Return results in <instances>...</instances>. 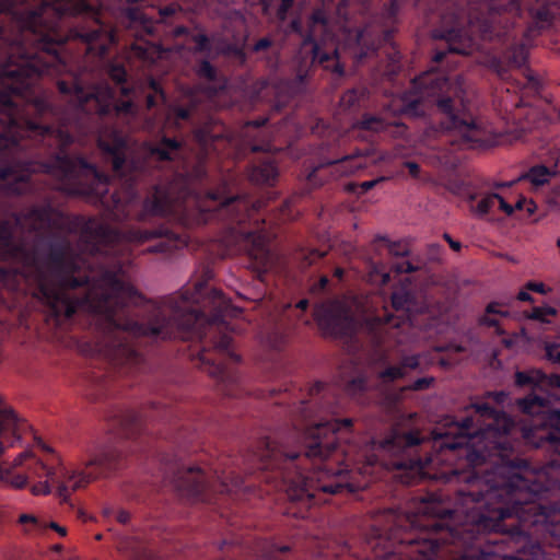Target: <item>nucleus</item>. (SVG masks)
<instances>
[{
	"label": "nucleus",
	"instance_id": "obj_1",
	"mask_svg": "<svg viewBox=\"0 0 560 560\" xmlns=\"http://www.w3.org/2000/svg\"><path fill=\"white\" fill-rule=\"evenodd\" d=\"M116 42L90 0H0V212L40 173L59 190L129 215L147 162L102 120L133 116L136 105L81 79ZM11 219H0V260L15 266L0 268V284L32 294L49 326L69 327L83 313L93 327H230L242 313L221 290L206 294V281L144 301L129 281V246L159 240L147 252L161 254L184 246L164 224L119 230L50 201Z\"/></svg>",
	"mask_w": 560,
	"mask_h": 560
},
{
	"label": "nucleus",
	"instance_id": "obj_2",
	"mask_svg": "<svg viewBox=\"0 0 560 560\" xmlns=\"http://www.w3.org/2000/svg\"><path fill=\"white\" fill-rule=\"evenodd\" d=\"M294 412L301 424L285 427L261 436L247 455L246 472L266 485V492H283L299 506L295 516L305 517L306 510L326 502V495L354 493L381 478L385 469V439L364 438L350 441V418L319 417L335 415L337 397L323 382L308 392Z\"/></svg>",
	"mask_w": 560,
	"mask_h": 560
},
{
	"label": "nucleus",
	"instance_id": "obj_3",
	"mask_svg": "<svg viewBox=\"0 0 560 560\" xmlns=\"http://www.w3.org/2000/svg\"><path fill=\"white\" fill-rule=\"evenodd\" d=\"M268 118L247 121L237 137L231 136L225 126L207 124L194 130L200 153L191 164L173 171L153 186L143 200L138 215L140 221L152 217L166 218L177 212L197 211L196 224L217 221L222 224L220 242L224 255L245 254L261 278L275 266V255L260 225L265 223L260 211L267 207L264 199L250 200L247 196L232 195L224 183L215 189H205L208 182L207 161L217 159L238 160L248 153H264L248 167V178L257 185L272 186L279 175L270 136L265 129Z\"/></svg>",
	"mask_w": 560,
	"mask_h": 560
},
{
	"label": "nucleus",
	"instance_id": "obj_4",
	"mask_svg": "<svg viewBox=\"0 0 560 560\" xmlns=\"http://www.w3.org/2000/svg\"><path fill=\"white\" fill-rule=\"evenodd\" d=\"M555 13L548 0H536L526 12L520 0H488L472 8L467 25L456 13L442 16V28L433 32L435 38L446 42L447 49L436 50L432 57L435 65L447 60L450 55H470L492 43L501 50L492 59L498 75L505 79L509 68L525 66L533 39L552 25Z\"/></svg>",
	"mask_w": 560,
	"mask_h": 560
},
{
	"label": "nucleus",
	"instance_id": "obj_5",
	"mask_svg": "<svg viewBox=\"0 0 560 560\" xmlns=\"http://www.w3.org/2000/svg\"><path fill=\"white\" fill-rule=\"evenodd\" d=\"M548 493L542 472L511 458V560H549L546 546L560 552V502Z\"/></svg>",
	"mask_w": 560,
	"mask_h": 560
},
{
	"label": "nucleus",
	"instance_id": "obj_6",
	"mask_svg": "<svg viewBox=\"0 0 560 560\" xmlns=\"http://www.w3.org/2000/svg\"><path fill=\"white\" fill-rule=\"evenodd\" d=\"M435 107L440 127L450 142L459 148H479L488 143V132L482 121L474 116L465 102V88L460 77H451L431 69L411 81V86L400 97V112L409 117L425 115Z\"/></svg>",
	"mask_w": 560,
	"mask_h": 560
},
{
	"label": "nucleus",
	"instance_id": "obj_7",
	"mask_svg": "<svg viewBox=\"0 0 560 560\" xmlns=\"http://www.w3.org/2000/svg\"><path fill=\"white\" fill-rule=\"evenodd\" d=\"M161 465L164 486L190 502L215 504L217 493L237 494L252 489V485L234 470L205 469L186 464L178 454L164 455Z\"/></svg>",
	"mask_w": 560,
	"mask_h": 560
},
{
	"label": "nucleus",
	"instance_id": "obj_8",
	"mask_svg": "<svg viewBox=\"0 0 560 560\" xmlns=\"http://www.w3.org/2000/svg\"><path fill=\"white\" fill-rule=\"evenodd\" d=\"M126 456L122 448L114 443L102 445L91 452L85 468L82 471H57L55 468L35 459L33 474L46 477L45 482L33 487L35 494L49 493V481L56 483L58 497L66 501L70 490L75 491L97 478H107L120 471L126 466Z\"/></svg>",
	"mask_w": 560,
	"mask_h": 560
},
{
	"label": "nucleus",
	"instance_id": "obj_9",
	"mask_svg": "<svg viewBox=\"0 0 560 560\" xmlns=\"http://www.w3.org/2000/svg\"><path fill=\"white\" fill-rule=\"evenodd\" d=\"M314 318L319 329L326 336L353 338L360 330L366 331L378 353L380 365L377 366V375L380 382L382 384L385 382V366L383 365L385 358L383 350L384 319L378 316H371L364 318L361 323L352 313L351 307L340 301H330L316 305Z\"/></svg>",
	"mask_w": 560,
	"mask_h": 560
},
{
	"label": "nucleus",
	"instance_id": "obj_10",
	"mask_svg": "<svg viewBox=\"0 0 560 560\" xmlns=\"http://www.w3.org/2000/svg\"><path fill=\"white\" fill-rule=\"evenodd\" d=\"M409 254L408 242H390L387 238V283L392 277H401L399 287L392 292V306L398 312H404L408 320H411L413 315L424 313L428 310V304L421 292L416 289L410 276L419 270V266L409 259Z\"/></svg>",
	"mask_w": 560,
	"mask_h": 560
},
{
	"label": "nucleus",
	"instance_id": "obj_11",
	"mask_svg": "<svg viewBox=\"0 0 560 560\" xmlns=\"http://www.w3.org/2000/svg\"><path fill=\"white\" fill-rule=\"evenodd\" d=\"M518 410L529 417L523 436L535 447H548L560 457V410L551 409L546 398L529 394L516 401Z\"/></svg>",
	"mask_w": 560,
	"mask_h": 560
},
{
	"label": "nucleus",
	"instance_id": "obj_12",
	"mask_svg": "<svg viewBox=\"0 0 560 560\" xmlns=\"http://www.w3.org/2000/svg\"><path fill=\"white\" fill-rule=\"evenodd\" d=\"M317 25L324 27L328 25V19L323 9H315L312 12L304 40L301 43L300 50L293 60L295 67L294 83L296 89H301L305 84L311 69L316 65L338 75L345 73V68L339 61L337 48L325 50L319 43L316 42L315 27Z\"/></svg>",
	"mask_w": 560,
	"mask_h": 560
},
{
	"label": "nucleus",
	"instance_id": "obj_13",
	"mask_svg": "<svg viewBox=\"0 0 560 560\" xmlns=\"http://www.w3.org/2000/svg\"><path fill=\"white\" fill-rule=\"evenodd\" d=\"M172 417L173 410L165 405L151 404L138 409L126 408L115 411L109 425L116 438L138 439L148 430L147 422L155 419L168 421Z\"/></svg>",
	"mask_w": 560,
	"mask_h": 560
},
{
	"label": "nucleus",
	"instance_id": "obj_14",
	"mask_svg": "<svg viewBox=\"0 0 560 560\" xmlns=\"http://www.w3.org/2000/svg\"><path fill=\"white\" fill-rule=\"evenodd\" d=\"M28 428L24 420H21L0 396V455L5 447L14 446L21 440L22 433ZM0 482L10 483L16 489H22L27 483L24 475H11L0 465Z\"/></svg>",
	"mask_w": 560,
	"mask_h": 560
},
{
	"label": "nucleus",
	"instance_id": "obj_15",
	"mask_svg": "<svg viewBox=\"0 0 560 560\" xmlns=\"http://www.w3.org/2000/svg\"><path fill=\"white\" fill-rule=\"evenodd\" d=\"M247 545L248 541L245 545L231 542V550L226 555L229 560H285L291 551L287 545L279 546L266 539H258L253 546ZM228 546L230 542L223 540L220 549L224 550Z\"/></svg>",
	"mask_w": 560,
	"mask_h": 560
},
{
	"label": "nucleus",
	"instance_id": "obj_16",
	"mask_svg": "<svg viewBox=\"0 0 560 560\" xmlns=\"http://www.w3.org/2000/svg\"><path fill=\"white\" fill-rule=\"evenodd\" d=\"M335 385L346 395L360 399L369 388V381L359 364L350 361L340 368Z\"/></svg>",
	"mask_w": 560,
	"mask_h": 560
},
{
	"label": "nucleus",
	"instance_id": "obj_17",
	"mask_svg": "<svg viewBox=\"0 0 560 560\" xmlns=\"http://www.w3.org/2000/svg\"><path fill=\"white\" fill-rule=\"evenodd\" d=\"M366 167V159L361 154H350L335 160L322 161L310 174V182H315L320 172L328 168L335 177L349 176Z\"/></svg>",
	"mask_w": 560,
	"mask_h": 560
},
{
	"label": "nucleus",
	"instance_id": "obj_18",
	"mask_svg": "<svg viewBox=\"0 0 560 560\" xmlns=\"http://www.w3.org/2000/svg\"><path fill=\"white\" fill-rule=\"evenodd\" d=\"M419 366L420 361L417 355L406 357L397 365L387 363V408L398 400V396L393 393L389 383L398 378H405L410 372L418 370Z\"/></svg>",
	"mask_w": 560,
	"mask_h": 560
},
{
	"label": "nucleus",
	"instance_id": "obj_19",
	"mask_svg": "<svg viewBox=\"0 0 560 560\" xmlns=\"http://www.w3.org/2000/svg\"><path fill=\"white\" fill-rule=\"evenodd\" d=\"M385 129V120L373 114H364L352 125L353 132L358 137L372 141V138Z\"/></svg>",
	"mask_w": 560,
	"mask_h": 560
},
{
	"label": "nucleus",
	"instance_id": "obj_20",
	"mask_svg": "<svg viewBox=\"0 0 560 560\" xmlns=\"http://www.w3.org/2000/svg\"><path fill=\"white\" fill-rule=\"evenodd\" d=\"M509 312L502 310L501 304L499 302H490L485 310V313L479 316L478 325L481 327H491L494 328V331L498 336H504L506 331L501 326L500 319L502 317H508Z\"/></svg>",
	"mask_w": 560,
	"mask_h": 560
},
{
	"label": "nucleus",
	"instance_id": "obj_21",
	"mask_svg": "<svg viewBox=\"0 0 560 560\" xmlns=\"http://www.w3.org/2000/svg\"><path fill=\"white\" fill-rule=\"evenodd\" d=\"M182 149V143L172 138L163 137L161 141L150 148V155L160 162H171L175 160Z\"/></svg>",
	"mask_w": 560,
	"mask_h": 560
},
{
	"label": "nucleus",
	"instance_id": "obj_22",
	"mask_svg": "<svg viewBox=\"0 0 560 560\" xmlns=\"http://www.w3.org/2000/svg\"><path fill=\"white\" fill-rule=\"evenodd\" d=\"M196 74L198 78L212 84V93L224 89V82L220 79L218 70L208 60L203 59L198 62L196 66Z\"/></svg>",
	"mask_w": 560,
	"mask_h": 560
},
{
	"label": "nucleus",
	"instance_id": "obj_23",
	"mask_svg": "<svg viewBox=\"0 0 560 560\" xmlns=\"http://www.w3.org/2000/svg\"><path fill=\"white\" fill-rule=\"evenodd\" d=\"M545 378V373L538 369H530L526 371H517L515 373V385L517 387H529L533 389H540L541 380Z\"/></svg>",
	"mask_w": 560,
	"mask_h": 560
},
{
	"label": "nucleus",
	"instance_id": "obj_24",
	"mask_svg": "<svg viewBox=\"0 0 560 560\" xmlns=\"http://www.w3.org/2000/svg\"><path fill=\"white\" fill-rule=\"evenodd\" d=\"M365 548L375 559H385V537L381 528L373 527L365 537Z\"/></svg>",
	"mask_w": 560,
	"mask_h": 560
},
{
	"label": "nucleus",
	"instance_id": "obj_25",
	"mask_svg": "<svg viewBox=\"0 0 560 560\" xmlns=\"http://www.w3.org/2000/svg\"><path fill=\"white\" fill-rule=\"evenodd\" d=\"M365 279L369 283L380 287L383 290L385 284V265L382 260L369 258L365 262Z\"/></svg>",
	"mask_w": 560,
	"mask_h": 560
},
{
	"label": "nucleus",
	"instance_id": "obj_26",
	"mask_svg": "<svg viewBox=\"0 0 560 560\" xmlns=\"http://www.w3.org/2000/svg\"><path fill=\"white\" fill-rule=\"evenodd\" d=\"M355 43L359 47V51L355 52L357 62H362L365 58H369L376 54L380 48L378 43L372 40L371 43L366 42V31L361 30L355 35Z\"/></svg>",
	"mask_w": 560,
	"mask_h": 560
},
{
	"label": "nucleus",
	"instance_id": "obj_27",
	"mask_svg": "<svg viewBox=\"0 0 560 560\" xmlns=\"http://www.w3.org/2000/svg\"><path fill=\"white\" fill-rule=\"evenodd\" d=\"M387 81L401 68V54L397 49L395 42L390 37V31L387 28Z\"/></svg>",
	"mask_w": 560,
	"mask_h": 560
},
{
	"label": "nucleus",
	"instance_id": "obj_28",
	"mask_svg": "<svg viewBox=\"0 0 560 560\" xmlns=\"http://www.w3.org/2000/svg\"><path fill=\"white\" fill-rule=\"evenodd\" d=\"M555 175V171L545 165H535L528 170L523 178L529 180L535 186H542L547 184Z\"/></svg>",
	"mask_w": 560,
	"mask_h": 560
},
{
	"label": "nucleus",
	"instance_id": "obj_29",
	"mask_svg": "<svg viewBox=\"0 0 560 560\" xmlns=\"http://www.w3.org/2000/svg\"><path fill=\"white\" fill-rule=\"evenodd\" d=\"M196 109V102L194 100H189V103L185 106L179 104L171 106L170 112L176 120L186 121L192 117V114L195 113Z\"/></svg>",
	"mask_w": 560,
	"mask_h": 560
},
{
	"label": "nucleus",
	"instance_id": "obj_30",
	"mask_svg": "<svg viewBox=\"0 0 560 560\" xmlns=\"http://www.w3.org/2000/svg\"><path fill=\"white\" fill-rule=\"evenodd\" d=\"M434 381L435 378L432 376L419 377L402 386L400 390L402 393L407 390L421 392L428 389L434 383Z\"/></svg>",
	"mask_w": 560,
	"mask_h": 560
},
{
	"label": "nucleus",
	"instance_id": "obj_31",
	"mask_svg": "<svg viewBox=\"0 0 560 560\" xmlns=\"http://www.w3.org/2000/svg\"><path fill=\"white\" fill-rule=\"evenodd\" d=\"M498 194H489L483 197L476 206V213L480 217L486 215L497 203Z\"/></svg>",
	"mask_w": 560,
	"mask_h": 560
},
{
	"label": "nucleus",
	"instance_id": "obj_32",
	"mask_svg": "<svg viewBox=\"0 0 560 560\" xmlns=\"http://www.w3.org/2000/svg\"><path fill=\"white\" fill-rule=\"evenodd\" d=\"M149 84H150L151 90L154 92V94L147 95L145 103H147L148 109H152L158 104L156 97L160 96L162 100H165V94H164V91L161 88L160 83L158 81H155L154 79H151Z\"/></svg>",
	"mask_w": 560,
	"mask_h": 560
},
{
	"label": "nucleus",
	"instance_id": "obj_33",
	"mask_svg": "<svg viewBox=\"0 0 560 560\" xmlns=\"http://www.w3.org/2000/svg\"><path fill=\"white\" fill-rule=\"evenodd\" d=\"M556 315V310L551 306H535L533 307L530 314L528 315V318L546 323L547 316Z\"/></svg>",
	"mask_w": 560,
	"mask_h": 560
},
{
	"label": "nucleus",
	"instance_id": "obj_34",
	"mask_svg": "<svg viewBox=\"0 0 560 560\" xmlns=\"http://www.w3.org/2000/svg\"><path fill=\"white\" fill-rule=\"evenodd\" d=\"M192 42L196 44L195 51L196 52H210L211 43L207 34L198 33L192 35Z\"/></svg>",
	"mask_w": 560,
	"mask_h": 560
},
{
	"label": "nucleus",
	"instance_id": "obj_35",
	"mask_svg": "<svg viewBox=\"0 0 560 560\" xmlns=\"http://www.w3.org/2000/svg\"><path fill=\"white\" fill-rule=\"evenodd\" d=\"M108 74L116 84H122L127 80V71L121 65H113Z\"/></svg>",
	"mask_w": 560,
	"mask_h": 560
},
{
	"label": "nucleus",
	"instance_id": "obj_36",
	"mask_svg": "<svg viewBox=\"0 0 560 560\" xmlns=\"http://www.w3.org/2000/svg\"><path fill=\"white\" fill-rule=\"evenodd\" d=\"M560 388V375L559 374H546L545 378L541 380V386L540 389L547 390V389H555Z\"/></svg>",
	"mask_w": 560,
	"mask_h": 560
},
{
	"label": "nucleus",
	"instance_id": "obj_37",
	"mask_svg": "<svg viewBox=\"0 0 560 560\" xmlns=\"http://www.w3.org/2000/svg\"><path fill=\"white\" fill-rule=\"evenodd\" d=\"M359 101L358 92L354 90L347 91L340 98V104L345 108L353 107Z\"/></svg>",
	"mask_w": 560,
	"mask_h": 560
},
{
	"label": "nucleus",
	"instance_id": "obj_38",
	"mask_svg": "<svg viewBox=\"0 0 560 560\" xmlns=\"http://www.w3.org/2000/svg\"><path fill=\"white\" fill-rule=\"evenodd\" d=\"M546 358L552 363H557L560 365V345L558 343H548L546 346Z\"/></svg>",
	"mask_w": 560,
	"mask_h": 560
},
{
	"label": "nucleus",
	"instance_id": "obj_39",
	"mask_svg": "<svg viewBox=\"0 0 560 560\" xmlns=\"http://www.w3.org/2000/svg\"><path fill=\"white\" fill-rule=\"evenodd\" d=\"M524 86L532 92H538L540 89V82L538 78L528 69L525 70V83Z\"/></svg>",
	"mask_w": 560,
	"mask_h": 560
},
{
	"label": "nucleus",
	"instance_id": "obj_40",
	"mask_svg": "<svg viewBox=\"0 0 560 560\" xmlns=\"http://www.w3.org/2000/svg\"><path fill=\"white\" fill-rule=\"evenodd\" d=\"M288 32L296 34L300 37H302V42L304 40L305 34H306V31L304 30V27L302 25V22H301V20L299 18L293 19L290 22V24L288 26Z\"/></svg>",
	"mask_w": 560,
	"mask_h": 560
},
{
	"label": "nucleus",
	"instance_id": "obj_41",
	"mask_svg": "<svg viewBox=\"0 0 560 560\" xmlns=\"http://www.w3.org/2000/svg\"><path fill=\"white\" fill-rule=\"evenodd\" d=\"M442 252H443V246L441 244L432 243V244L428 245L427 255L431 261L439 260L440 256L442 255Z\"/></svg>",
	"mask_w": 560,
	"mask_h": 560
},
{
	"label": "nucleus",
	"instance_id": "obj_42",
	"mask_svg": "<svg viewBox=\"0 0 560 560\" xmlns=\"http://www.w3.org/2000/svg\"><path fill=\"white\" fill-rule=\"evenodd\" d=\"M294 0H281V3L277 10V16L283 21L287 18L288 11L292 8Z\"/></svg>",
	"mask_w": 560,
	"mask_h": 560
},
{
	"label": "nucleus",
	"instance_id": "obj_43",
	"mask_svg": "<svg viewBox=\"0 0 560 560\" xmlns=\"http://www.w3.org/2000/svg\"><path fill=\"white\" fill-rule=\"evenodd\" d=\"M271 46H272V39H270L269 37H262V38H259L254 44L253 50L255 52H260V51H265V50L269 49Z\"/></svg>",
	"mask_w": 560,
	"mask_h": 560
},
{
	"label": "nucleus",
	"instance_id": "obj_44",
	"mask_svg": "<svg viewBox=\"0 0 560 560\" xmlns=\"http://www.w3.org/2000/svg\"><path fill=\"white\" fill-rule=\"evenodd\" d=\"M526 289L529 291H533V292L540 293V294H546L549 291V289H547L542 282H534V281L527 282Z\"/></svg>",
	"mask_w": 560,
	"mask_h": 560
},
{
	"label": "nucleus",
	"instance_id": "obj_45",
	"mask_svg": "<svg viewBox=\"0 0 560 560\" xmlns=\"http://www.w3.org/2000/svg\"><path fill=\"white\" fill-rule=\"evenodd\" d=\"M525 206H527L526 209L529 213H533L536 208L535 203L532 200L527 201L525 198L518 199L513 208L514 210H522L524 209Z\"/></svg>",
	"mask_w": 560,
	"mask_h": 560
},
{
	"label": "nucleus",
	"instance_id": "obj_46",
	"mask_svg": "<svg viewBox=\"0 0 560 560\" xmlns=\"http://www.w3.org/2000/svg\"><path fill=\"white\" fill-rule=\"evenodd\" d=\"M497 202L499 203L500 210L505 212L508 215H511L514 212L513 206L506 202L500 195L499 198H497Z\"/></svg>",
	"mask_w": 560,
	"mask_h": 560
},
{
	"label": "nucleus",
	"instance_id": "obj_47",
	"mask_svg": "<svg viewBox=\"0 0 560 560\" xmlns=\"http://www.w3.org/2000/svg\"><path fill=\"white\" fill-rule=\"evenodd\" d=\"M291 205H292V200H290V199H287L282 202L280 210H281V215L283 219H290L292 217V213L290 210Z\"/></svg>",
	"mask_w": 560,
	"mask_h": 560
},
{
	"label": "nucleus",
	"instance_id": "obj_48",
	"mask_svg": "<svg viewBox=\"0 0 560 560\" xmlns=\"http://www.w3.org/2000/svg\"><path fill=\"white\" fill-rule=\"evenodd\" d=\"M328 278L326 276H323L320 277V279L318 280V282H316L314 285H313V291L315 292H322L324 291L327 285H328Z\"/></svg>",
	"mask_w": 560,
	"mask_h": 560
},
{
	"label": "nucleus",
	"instance_id": "obj_49",
	"mask_svg": "<svg viewBox=\"0 0 560 560\" xmlns=\"http://www.w3.org/2000/svg\"><path fill=\"white\" fill-rule=\"evenodd\" d=\"M443 238L448 243L450 247L453 250H455V252H459L460 250L462 244L458 241L453 240L450 234L444 233L443 234Z\"/></svg>",
	"mask_w": 560,
	"mask_h": 560
},
{
	"label": "nucleus",
	"instance_id": "obj_50",
	"mask_svg": "<svg viewBox=\"0 0 560 560\" xmlns=\"http://www.w3.org/2000/svg\"><path fill=\"white\" fill-rule=\"evenodd\" d=\"M406 166L408 168L409 174L412 177H418L420 174V166L415 162H407Z\"/></svg>",
	"mask_w": 560,
	"mask_h": 560
},
{
	"label": "nucleus",
	"instance_id": "obj_51",
	"mask_svg": "<svg viewBox=\"0 0 560 560\" xmlns=\"http://www.w3.org/2000/svg\"><path fill=\"white\" fill-rule=\"evenodd\" d=\"M387 21L393 18L397 12V3L396 1H390V3H387Z\"/></svg>",
	"mask_w": 560,
	"mask_h": 560
},
{
	"label": "nucleus",
	"instance_id": "obj_52",
	"mask_svg": "<svg viewBox=\"0 0 560 560\" xmlns=\"http://www.w3.org/2000/svg\"><path fill=\"white\" fill-rule=\"evenodd\" d=\"M49 527L51 529H54L55 532H57L60 536H66L67 535V528L63 527V526H60L58 523L56 522H51L49 524Z\"/></svg>",
	"mask_w": 560,
	"mask_h": 560
},
{
	"label": "nucleus",
	"instance_id": "obj_53",
	"mask_svg": "<svg viewBox=\"0 0 560 560\" xmlns=\"http://www.w3.org/2000/svg\"><path fill=\"white\" fill-rule=\"evenodd\" d=\"M130 520V514L127 511H120L117 515V521L121 524H127Z\"/></svg>",
	"mask_w": 560,
	"mask_h": 560
},
{
	"label": "nucleus",
	"instance_id": "obj_54",
	"mask_svg": "<svg viewBox=\"0 0 560 560\" xmlns=\"http://www.w3.org/2000/svg\"><path fill=\"white\" fill-rule=\"evenodd\" d=\"M517 300L523 302H533V296L527 291H520L517 294Z\"/></svg>",
	"mask_w": 560,
	"mask_h": 560
},
{
	"label": "nucleus",
	"instance_id": "obj_55",
	"mask_svg": "<svg viewBox=\"0 0 560 560\" xmlns=\"http://www.w3.org/2000/svg\"><path fill=\"white\" fill-rule=\"evenodd\" d=\"M19 522L21 524H26V523H36V518L33 516V515H30V514H22L19 518Z\"/></svg>",
	"mask_w": 560,
	"mask_h": 560
},
{
	"label": "nucleus",
	"instance_id": "obj_56",
	"mask_svg": "<svg viewBox=\"0 0 560 560\" xmlns=\"http://www.w3.org/2000/svg\"><path fill=\"white\" fill-rule=\"evenodd\" d=\"M30 454L27 452L21 453L15 459H14V466H21L24 463V459L28 457Z\"/></svg>",
	"mask_w": 560,
	"mask_h": 560
},
{
	"label": "nucleus",
	"instance_id": "obj_57",
	"mask_svg": "<svg viewBox=\"0 0 560 560\" xmlns=\"http://www.w3.org/2000/svg\"><path fill=\"white\" fill-rule=\"evenodd\" d=\"M296 307L300 308L301 311L307 310V307H308V300L303 299V300L299 301L298 304H296Z\"/></svg>",
	"mask_w": 560,
	"mask_h": 560
},
{
	"label": "nucleus",
	"instance_id": "obj_58",
	"mask_svg": "<svg viewBox=\"0 0 560 560\" xmlns=\"http://www.w3.org/2000/svg\"><path fill=\"white\" fill-rule=\"evenodd\" d=\"M374 184H375V182H373V180L364 182V183H362L361 187L364 191H368L369 189H371L374 186Z\"/></svg>",
	"mask_w": 560,
	"mask_h": 560
},
{
	"label": "nucleus",
	"instance_id": "obj_59",
	"mask_svg": "<svg viewBox=\"0 0 560 560\" xmlns=\"http://www.w3.org/2000/svg\"><path fill=\"white\" fill-rule=\"evenodd\" d=\"M37 444L47 452H52V450L45 444V442L40 439H37Z\"/></svg>",
	"mask_w": 560,
	"mask_h": 560
},
{
	"label": "nucleus",
	"instance_id": "obj_60",
	"mask_svg": "<svg viewBox=\"0 0 560 560\" xmlns=\"http://www.w3.org/2000/svg\"><path fill=\"white\" fill-rule=\"evenodd\" d=\"M343 273H345L343 269H342V268H340V267H337V268L335 269V273H334V275H335V277H337L338 279H342Z\"/></svg>",
	"mask_w": 560,
	"mask_h": 560
},
{
	"label": "nucleus",
	"instance_id": "obj_61",
	"mask_svg": "<svg viewBox=\"0 0 560 560\" xmlns=\"http://www.w3.org/2000/svg\"><path fill=\"white\" fill-rule=\"evenodd\" d=\"M136 560H150L149 556L143 552L142 555H135Z\"/></svg>",
	"mask_w": 560,
	"mask_h": 560
},
{
	"label": "nucleus",
	"instance_id": "obj_62",
	"mask_svg": "<svg viewBox=\"0 0 560 560\" xmlns=\"http://www.w3.org/2000/svg\"><path fill=\"white\" fill-rule=\"evenodd\" d=\"M182 433H178L176 436L173 438V443L180 445L182 444Z\"/></svg>",
	"mask_w": 560,
	"mask_h": 560
},
{
	"label": "nucleus",
	"instance_id": "obj_63",
	"mask_svg": "<svg viewBox=\"0 0 560 560\" xmlns=\"http://www.w3.org/2000/svg\"><path fill=\"white\" fill-rule=\"evenodd\" d=\"M0 304L3 305L4 307H11V305L5 301V298H3L2 295L0 296Z\"/></svg>",
	"mask_w": 560,
	"mask_h": 560
},
{
	"label": "nucleus",
	"instance_id": "obj_64",
	"mask_svg": "<svg viewBox=\"0 0 560 560\" xmlns=\"http://www.w3.org/2000/svg\"><path fill=\"white\" fill-rule=\"evenodd\" d=\"M129 92H130V90H129L128 88H126V86H122V88H121V93H122L124 95H126V96H127V95L129 94Z\"/></svg>",
	"mask_w": 560,
	"mask_h": 560
}]
</instances>
